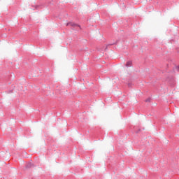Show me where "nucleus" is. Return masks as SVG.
Instances as JSON below:
<instances>
[{"mask_svg": "<svg viewBox=\"0 0 179 179\" xmlns=\"http://www.w3.org/2000/svg\"><path fill=\"white\" fill-rule=\"evenodd\" d=\"M178 68H179V66H178Z\"/></svg>", "mask_w": 179, "mask_h": 179, "instance_id": "8", "label": "nucleus"}, {"mask_svg": "<svg viewBox=\"0 0 179 179\" xmlns=\"http://www.w3.org/2000/svg\"><path fill=\"white\" fill-rule=\"evenodd\" d=\"M125 66L127 68H131L132 66V61L129 60V61L127 62Z\"/></svg>", "mask_w": 179, "mask_h": 179, "instance_id": "2", "label": "nucleus"}, {"mask_svg": "<svg viewBox=\"0 0 179 179\" xmlns=\"http://www.w3.org/2000/svg\"><path fill=\"white\" fill-rule=\"evenodd\" d=\"M145 102H146V103H150V98H148V99L145 100Z\"/></svg>", "mask_w": 179, "mask_h": 179, "instance_id": "4", "label": "nucleus"}, {"mask_svg": "<svg viewBox=\"0 0 179 179\" xmlns=\"http://www.w3.org/2000/svg\"><path fill=\"white\" fill-rule=\"evenodd\" d=\"M66 26H70L73 30H80V25L75 24L74 22H68Z\"/></svg>", "mask_w": 179, "mask_h": 179, "instance_id": "1", "label": "nucleus"}, {"mask_svg": "<svg viewBox=\"0 0 179 179\" xmlns=\"http://www.w3.org/2000/svg\"><path fill=\"white\" fill-rule=\"evenodd\" d=\"M113 44H117V43H113Z\"/></svg>", "mask_w": 179, "mask_h": 179, "instance_id": "7", "label": "nucleus"}, {"mask_svg": "<svg viewBox=\"0 0 179 179\" xmlns=\"http://www.w3.org/2000/svg\"><path fill=\"white\" fill-rule=\"evenodd\" d=\"M131 83H129V84H128L129 87H131Z\"/></svg>", "mask_w": 179, "mask_h": 179, "instance_id": "5", "label": "nucleus"}, {"mask_svg": "<svg viewBox=\"0 0 179 179\" xmlns=\"http://www.w3.org/2000/svg\"><path fill=\"white\" fill-rule=\"evenodd\" d=\"M108 45H114V44L110 43V44H108Z\"/></svg>", "mask_w": 179, "mask_h": 179, "instance_id": "6", "label": "nucleus"}, {"mask_svg": "<svg viewBox=\"0 0 179 179\" xmlns=\"http://www.w3.org/2000/svg\"><path fill=\"white\" fill-rule=\"evenodd\" d=\"M31 167H34V164L31 162H29L26 165V169H31Z\"/></svg>", "mask_w": 179, "mask_h": 179, "instance_id": "3", "label": "nucleus"}]
</instances>
